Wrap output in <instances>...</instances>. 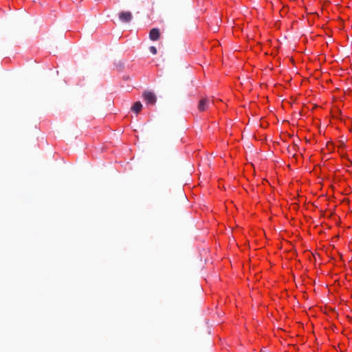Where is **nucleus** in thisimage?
<instances>
[{
	"label": "nucleus",
	"mask_w": 352,
	"mask_h": 352,
	"mask_svg": "<svg viewBox=\"0 0 352 352\" xmlns=\"http://www.w3.org/2000/svg\"><path fill=\"white\" fill-rule=\"evenodd\" d=\"M119 19L123 22H129L132 19V15L130 12L123 11L119 14Z\"/></svg>",
	"instance_id": "nucleus-2"
},
{
	"label": "nucleus",
	"mask_w": 352,
	"mask_h": 352,
	"mask_svg": "<svg viewBox=\"0 0 352 352\" xmlns=\"http://www.w3.org/2000/svg\"><path fill=\"white\" fill-rule=\"evenodd\" d=\"M150 52L152 54H155L157 53V49L155 47L152 46L150 47Z\"/></svg>",
	"instance_id": "nucleus-6"
},
{
	"label": "nucleus",
	"mask_w": 352,
	"mask_h": 352,
	"mask_svg": "<svg viewBox=\"0 0 352 352\" xmlns=\"http://www.w3.org/2000/svg\"><path fill=\"white\" fill-rule=\"evenodd\" d=\"M144 101L149 104H154L156 102V97L153 92L145 91L143 94Z\"/></svg>",
	"instance_id": "nucleus-1"
},
{
	"label": "nucleus",
	"mask_w": 352,
	"mask_h": 352,
	"mask_svg": "<svg viewBox=\"0 0 352 352\" xmlns=\"http://www.w3.org/2000/svg\"><path fill=\"white\" fill-rule=\"evenodd\" d=\"M160 31L157 28H153L150 31L149 38L152 41H157L160 38Z\"/></svg>",
	"instance_id": "nucleus-4"
},
{
	"label": "nucleus",
	"mask_w": 352,
	"mask_h": 352,
	"mask_svg": "<svg viewBox=\"0 0 352 352\" xmlns=\"http://www.w3.org/2000/svg\"><path fill=\"white\" fill-rule=\"evenodd\" d=\"M209 103V100L207 98H201L199 102L198 109L201 111H205Z\"/></svg>",
	"instance_id": "nucleus-3"
},
{
	"label": "nucleus",
	"mask_w": 352,
	"mask_h": 352,
	"mask_svg": "<svg viewBox=\"0 0 352 352\" xmlns=\"http://www.w3.org/2000/svg\"><path fill=\"white\" fill-rule=\"evenodd\" d=\"M142 108V105L140 102H136L134 103L133 107H131L132 111L135 112V113H138Z\"/></svg>",
	"instance_id": "nucleus-5"
}]
</instances>
